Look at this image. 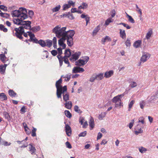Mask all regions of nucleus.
Segmentation results:
<instances>
[{"label": "nucleus", "instance_id": "obj_36", "mask_svg": "<svg viewBox=\"0 0 158 158\" xmlns=\"http://www.w3.org/2000/svg\"><path fill=\"white\" fill-rule=\"evenodd\" d=\"M46 42L47 43L46 46L48 48H50L52 46V41L48 39L46 40Z\"/></svg>", "mask_w": 158, "mask_h": 158}, {"label": "nucleus", "instance_id": "obj_2", "mask_svg": "<svg viewBox=\"0 0 158 158\" xmlns=\"http://www.w3.org/2000/svg\"><path fill=\"white\" fill-rule=\"evenodd\" d=\"M75 34L73 30H69L65 31L64 36V38L67 40V44L69 46L72 47L73 45V37Z\"/></svg>", "mask_w": 158, "mask_h": 158}, {"label": "nucleus", "instance_id": "obj_9", "mask_svg": "<svg viewBox=\"0 0 158 158\" xmlns=\"http://www.w3.org/2000/svg\"><path fill=\"white\" fill-rule=\"evenodd\" d=\"M63 94V100L67 102L68 100H69V93L67 92V90L66 91H64V92H62V91L61 94V97L60 98H60L62 99L61 95Z\"/></svg>", "mask_w": 158, "mask_h": 158}, {"label": "nucleus", "instance_id": "obj_15", "mask_svg": "<svg viewBox=\"0 0 158 158\" xmlns=\"http://www.w3.org/2000/svg\"><path fill=\"white\" fill-rule=\"evenodd\" d=\"M139 125H137L135 127V134L137 135H138L139 133H141L143 132V131L142 130L141 128L139 127Z\"/></svg>", "mask_w": 158, "mask_h": 158}, {"label": "nucleus", "instance_id": "obj_55", "mask_svg": "<svg viewBox=\"0 0 158 158\" xmlns=\"http://www.w3.org/2000/svg\"><path fill=\"white\" fill-rule=\"evenodd\" d=\"M129 86L131 88H134L137 86V84L134 81H132L131 82Z\"/></svg>", "mask_w": 158, "mask_h": 158}, {"label": "nucleus", "instance_id": "obj_32", "mask_svg": "<svg viewBox=\"0 0 158 158\" xmlns=\"http://www.w3.org/2000/svg\"><path fill=\"white\" fill-rule=\"evenodd\" d=\"M39 44L42 47H44L46 46V43L45 41L42 40H40Z\"/></svg>", "mask_w": 158, "mask_h": 158}, {"label": "nucleus", "instance_id": "obj_27", "mask_svg": "<svg viewBox=\"0 0 158 158\" xmlns=\"http://www.w3.org/2000/svg\"><path fill=\"white\" fill-rule=\"evenodd\" d=\"M96 80H101L103 78V74L101 73L98 74L96 75Z\"/></svg>", "mask_w": 158, "mask_h": 158}, {"label": "nucleus", "instance_id": "obj_33", "mask_svg": "<svg viewBox=\"0 0 158 158\" xmlns=\"http://www.w3.org/2000/svg\"><path fill=\"white\" fill-rule=\"evenodd\" d=\"M123 106V103L122 101L118 102L115 103V107H116L121 108Z\"/></svg>", "mask_w": 158, "mask_h": 158}, {"label": "nucleus", "instance_id": "obj_12", "mask_svg": "<svg viewBox=\"0 0 158 158\" xmlns=\"http://www.w3.org/2000/svg\"><path fill=\"white\" fill-rule=\"evenodd\" d=\"M150 57V55L149 54H144L143 55L140 59V61L143 62L146 61Z\"/></svg>", "mask_w": 158, "mask_h": 158}, {"label": "nucleus", "instance_id": "obj_6", "mask_svg": "<svg viewBox=\"0 0 158 158\" xmlns=\"http://www.w3.org/2000/svg\"><path fill=\"white\" fill-rule=\"evenodd\" d=\"M20 31L19 30L18 28H15L14 30L13 31V35L14 36H16L17 38L20 40H22L23 38L22 36L23 35L26 37H28V35L27 34V33L25 32L24 30V32L23 33H20Z\"/></svg>", "mask_w": 158, "mask_h": 158}, {"label": "nucleus", "instance_id": "obj_19", "mask_svg": "<svg viewBox=\"0 0 158 158\" xmlns=\"http://www.w3.org/2000/svg\"><path fill=\"white\" fill-rule=\"evenodd\" d=\"M114 73L113 70H110L109 71L106 72L105 73L104 77L107 78L111 77Z\"/></svg>", "mask_w": 158, "mask_h": 158}, {"label": "nucleus", "instance_id": "obj_63", "mask_svg": "<svg viewBox=\"0 0 158 158\" xmlns=\"http://www.w3.org/2000/svg\"><path fill=\"white\" fill-rule=\"evenodd\" d=\"M51 53L53 56H55L57 54L58 52L56 50H53L51 51Z\"/></svg>", "mask_w": 158, "mask_h": 158}, {"label": "nucleus", "instance_id": "obj_48", "mask_svg": "<svg viewBox=\"0 0 158 158\" xmlns=\"http://www.w3.org/2000/svg\"><path fill=\"white\" fill-rule=\"evenodd\" d=\"M145 105V102L144 101H141L139 102L140 106L142 109H143V108Z\"/></svg>", "mask_w": 158, "mask_h": 158}, {"label": "nucleus", "instance_id": "obj_47", "mask_svg": "<svg viewBox=\"0 0 158 158\" xmlns=\"http://www.w3.org/2000/svg\"><path fill=\"white\" fill-rule=\"evenodd\" d=\"M82 58L83 59L81 60H83L85 64H86L89 60V57L88 56H85L83 57Z\"/></svg>", "mask_w": 158, "mask_h": 158}, {"label": "nucleus", "instance_id": "obj_13", "mask_svg": "<svg viewBox=\"0 0 158 158\" xmlns=\"http://www.w3.org/2000/svg\"><path fill=\"white\" fill-rule=\"evenodd\" d=\"M89 124L90 127L89 129L90 130H91L94 128V119L92 117H91L89 119Z\"/></svg>", "mask_w": 158, "mask_h": 158}, {"label": "nucleus", "instance_id": "obj_11", "mask_svg": "<svg viewBox=\"0 0 158 158\" xmlns=\"http://www.w3.org/2000/svg\"><path fill=\"white\" fill-rule=\"evenodd\" d=\"M24 19H21V17H20L19 18L13 19V21L14 24L18 25H20L21 26L23 20Z\"/></svg>", "mask_w": 158, "mask_h": 158}, {"label": "nucleus", "instance_id": "obj_25", "mask_svg": "<svg viewBox=\"0 0 158 158\" xmlns=\"http://www.w3.org/2000/svg\"><path fill=\"white\" fill-rule=\"evenodd\" d=\"M7 99V97L6 95L3 93H0V100L2 101L6 100Z\"/></svg>", "mask_w": 158, "mask_h": 158}, {"label": "nucleus", "instance_id": "obj_34", "mask_svg": "<svg viewBox=\"0 0 158 158\" xmlns=\"http://www.w3.org/2000/svg\"><path fill=\"white\" fill-rule=\"evenodd\" d=\"M64 114L66 116L69 118H70L72 116V114L68 110H65L64 111Z\"/></svg>", "mask_w": 158, "mask_h": 158}, {"label": "nucleus", "instance_id": "obj_23", "mask_svg": "<svg viewBox=\"0 0 158 158\" xmlns=\"http://www.w3.org/2000/svg\"><path fill=\"white\" fill-rule=\"evenodd\" d=\"M65 107L68 109H70L72 107V103L71 101H67L64 103Z\"/></svg>", "mask_w": 158, "mask_h": 158}, {"label": "nucleus", "instance_id": "obj_59", "mask_svg": "<svg viewBox=\"0 0 158 158\" xmlns=\"http://www.w3.org/2000/svg\"><path fill=\"white\" fill-rule=\"evenodd\" d=\"M68 18H69L70 19H74V17L73 16V15L70 12H68Z\"/></svg>", "mask_w": 158, "mask_h": 158}, {"label": "nucleus", "instance_id": "obj_22", "mask_svg": "<svg viewBox=\"0 0 158 158\" xmlns=\"http://www.w3.org/2000/svg\"><path fill=\"white\" fill-rule=\"evenodd\" d=\"M107 40L108 41L110 42L111 41V39L108 36H106L105 38H102L101 41L102 42V44H105V43L106 41V40Z\"/></svg>", "mask_w": 158, "mask_h": 158}, {"label": "nucleus", "instance_id": "obj_58", "mask_svg": "<svg viewBox=\"0 0 158 158\" xmlns=\"http://www.w3.org/2000/svg\"><path fill=\"white\" fill-rule=\"evenodd\" d=\"M138 122L141 123L142 124H144L145 122L144 120V118L143 117H141L139 118Z\"/></svg>", "mask_w": 158, "mask_h": 158}, {"label": "nucleus", "instance_id": "obj_50", "mask_svg": "<svg viewBox=\"0 0 158 158\" xmlns=\"http://www.w3.org/2000/svg\"><path fill=\"white\" fill-rule=\"evenodd\" d=\"M106 113H102L98 116V118L99 119H102V118L104 117L106 115Z\"/></svg>", "mask_w": 158, "mask_h": 158}, {"label": "nucleus", "instance_id": "obj_18", "mask_svg": "<svg viewBox=\"0 0 158 158\" xmlns=\"http://www.w3.org/2000/svg\"><path fill=\"white\" fill-rule=\"evenodd\" d=\"M3 114L5 118L8 121H10L11 120V117L9 113L6 111H4L3 113Z\"/></svg>", "mask_w": 158, "mask_h": 158}, {"label": "nucleus", "instance_id": "obj_45", "mask_svg": "<svg viewBox=\"0 0 158 158\" xmlns=\"http://www.w3.org/2000/svg\"><path fill=\"white\" fill-rule=\"evenodd\" d=\"M33 129L31 131V135L33 137H35L36 136V129L34 127H33Z\"/></svg>", "mask_w": 158, "mask_h": 158}, {"label": "nucleus", "instance_id": "obj_16", "mask_svg": "<svg viewBox=\"0 0 158 158\" xmlns=\"http://www.w3.org/2000/svg\"><path fill=\"white\" fill-rule=\"evenodd\" d=\"M120 95H117L114 97L112 100L113 102L116 103L121 101V99L120 98Z\"/></svg>", "mask_w": 158, "mask_h": 158}, {"label": "nucleus", "instance_id": "obj_4", "mask_svg": "<svg viewBox=\"0 0 158 158\" xmlns=\"http://www.w3.org/2000/svg\"><path fill=\"white\" fill-rule=\"evenodd\" d=\"M60 27H59L58 25L56 26L52 30V32L55 33L56 34V36L58 38L64 37L65 30L66 29V27H63L60 29Z\"/></svg>", "mask_w": 158, "mask_h": 158}, {"label": "nucleus", "instance_id": "obj_56", "mask_svg": "<svg viewBox=\"0 0 158 158\" xmlns=\"http://www.w3.org/2000/svg\"><path fill=\"white\" fill-rule=\"evenodd\" d=\"M139 149L141 153H143L144 152H146L147 150L146 148L142 147L139 148Z\"/></svg>", "mask_w": 158, "mask_h": 158}, {"label": "nucleus", "instance_id": "obj_51", "mask_svg": "<svg viewBox=\"0 0 158 158\" xmlns=\"http://www.w3.org/2000/svg\"><path fill=\"white\" fill-rule=\"evenodd\" d=\"M28 33V35L30 37V39L29 40H31V39L35 37V35L34 34H32L31 32L30 31H28L27 32Z\"/></svg>", "mask_w": 158, "mask_h": 158}, {"label": "nucleus", "instance_id": "obj_42", "mask_svg": "<svg viewBox=\"0 0 158 158\" xmlns=\"http://www.w3.org/2000/svg\"><path fill=\"white\" fill-rule=\"evenodd\" d=\"M64 38V37H61L58 40V44L59 45H61L64 43V41L66 40Z\"/></svg>", "mask_w": 158, "mask_h": 158}, {"label": "nucleus", "instance_id": "obj_28", "mask_svg": "<svg viewBox=\"0 0 158 158\" xmlns=\"http://www.w3.org/2000/svg\"><path fill=\"white\" fill-rule=\"evenodd\" d=\"M8 94L11 97H15L16 95V93L13 90L11 89H10L8 91Z\"/></svg>", "mask_w": 158, "mask_h": 158}, {"label": "nucleus", "instance_id": "obj_64", "mask_svg": "<svg viewBox=\"0 0 158 158\" xmlns=\"http://www.w3.org/2000/svg\"><path fill=\"white\" fill-rule=\"evenodd\" d=\"M84 118L83 117H80L79 119V121L80 123H81V125H83V123L84 121Z\"/></svg>", "mask_w": 158, "mask_h": 158}, {"label": "nucleus", "instance_id": "obj_7", "mask_svg": "<svg viewBox=\"0 0 158 158\" xmlns=\"http://www.w3.org/2000/svg\"><path fill=\"white\" fill-rule=\"evenodd\" d=\"M81 54V52H76L71 55V57L69 59L72 62L76 61L79 58Z\"/></svg>", "mask_w": 158, "mask_h": 158}, {"label": "nucleus", "instance_id": "obj_57", "mask_svg": "<svg viewBox=\"0 0 158 158\" xmlns=\"http://www.w3.org/2000/svg\"><path fill=\"white\" fill-rule=\"evenodd\" d=\"M63 10H65L67 9H68L70 7V6L67 4H64L63 5Z\"/></svg>", "mask_w": 158, "mask_h": 158}, {"label": "nucleus", "instance_id": "obj_5", "mask_svg": "<svg viewBox=\"0 0 158 158\" xmlns=\"http://www.w3.org/2000/svg\"><path fill=\"white\" fill-rule=\"evenodd\" d=\"M31 22L30 21H23V20L21 26L17 28L20 30V33L24 32V29H29L31 28Z\"/></svg>", "mask_w": 158, "mask_h": 158}, {"label": "nucleus", "instance_id": "obj_46", "mask_svg": "<svg viewBox=\"0 0 158 158\" xmlns=\"http://www.w3.org/2000/svg\"><path fill=\"white\" fill-rule=\"evenodd\" d=\"M134 103L135 101H134V100H132L129 102L128 105V111L130 110V109L132 107L133 105L134 104Z\"/></svg>", "mask_w": 158, "mask_h": 158}, {"label": "nucleus", "instance_id": "obj_49", "mask_svg": "<svg viewBox=\"0 0 158 158\" xmlns=\"http://www.w3.org/2000/svg\"><path fill=\"white\" fill-rule=\"evenodd\" d=\"M119 24L122 25L124 27H126L127 29H130L131 28V27L128 24L123 23H121Z\"/></svg>", "mask_w": 158, "mask_h": 158}, {"label": "nucleus", "instance_id": "obj_44", "mask_svg": "<svg viewBox=\"0 0 158 158\" xmlns=\"http://www.w3.org/2000/svg\"><path fill=\"white\" fill-rule=\"evenodd\" d=\"M60 5H58V6H56L54 8L52 9V11L53 12H54L58 11L60 9Z\"/></svg>", "mask_w": 158, "mask_h": 158}, {"label": "nucleus", "instance_id": "obj_53", "mask_svg": "<svg viewBox=\"0 0 158 158\" xmlns=\"http://www.w3.org/2000/svg\"><path fill=\"white\" fill-rule=\"evenodd\" d=\"M87 134L86 131H85L83 132L80 133L79 135L78 136L79 137H85Z\"/></svg>", "mask_w": 158, "mask_h": 158}, {"label": "nucleus", "instance_id": "obj_20", "mask_svg": "<svg viewBox=\"0 0 158 158\" xmlns=\"http://www.w3.org/2000/svg\"><path fill=\"white\" fill-rule=\"evenodd\" d=\"M120 37L124 40L126 39V34L125 32V31L122 30V29H120Z\"/></svg>", "mask_w": 158, "mask_h": 158}, {"label": "nucleus", "instance_id": "obj_21", "mask_svg": "<svg viewBox=\"0 0 158 158\" xmlns=\"http://www.w3.org/2000/svg\"><path fill=\"white\" fill-rule=\"evenodd\" d=\"M141 41L139 40L135 41L134 43L133 46L136 48L139 47L141 44Z\"/></svg>", "mask_w": 158, "mask_h": 158}, {"label": "nucleus", "instance_id": "obj_26", "mask_svg": "<svg viewBox=\"0 0 158 158\" xmlns=\"http://www.w3.org/2000/svg\"><path fill=\"white\" fill-rule=\"evenodd\" d=\"M152 33V29H150L149 30L148 32L146 34V38L148 40L150 39Z\"/></svg>", "mask_w": 158, "mask_h": 158}, {"label": "nucleus", "instance_id": "obj_8", "mask_svg": "<svg viewBox=\"0 0 158 158\" xmlns=\"http://www.w3.org/2000/svg\"><path fill=\"white\" fill-rule=\"evenodd\" d=\"M85 70L79 66L74 67L72 70V73H81L84 72Z\"/></svg>", "mask_w": 158, "mask_h": 158}, {"label": "nucleus", "instance_id": "obj_38", "mask_svg": "<svg viewBox=\"0 0 158 158\" xmlns=\"http://www.w3.org/2000/svg\"><path fill=\"white\" fill-rule=\"evenodd\" d=\"M113 20H112L111 18H109L107 19L105 21V25L107 26L109 24V23H110L113 22Z\"/></svg>", "mask_w": 158, "mask_h": 158}, {"label": "nucleus", "instance_id": "obj_30", "mask_svg": "<svg viewBox=\"0 0 158 158\" xmlns=\"http://www.w3.org/2000/svg\"><path fill=\"white\" fill-rule=\"evenodd\" d=\"M0 30L3 31L4 32H6L8 31V29L5 27V26L2 24H0Z\"/></svg>", "mask_w": 158, "mask_h": 158}, {"label": "nucleus", "instance_id": "obj_39", "mask_svg": "<svg viewBox=\"0 0 158 158\" xmlns=\"http://www.w3.org/2000/svg\"><path fill=\"white\" fill-rule=\"evenodd\" d=\"M28 40L29 41H32L34 43L38 44H39L40 42V40H38L36 38H33L32 39H31V40Z\"/></svg>", "mask_w": 158, "mask_h": 158}, {"label": "nucleus", "instance_id": "obj_35", "mask_svg": "<svg viewBox=\"0 0 158 158\" xmlns=\"http://www.w3.org/2000/svg\"><path fill=\"white\" fill-rule=\"evenodd\" d=\"M0 16L6 18H8L10 16V15L6 13H3L2 12L0 13Z\"/></svg>", "mask_w": 158, "mask_h": 158}, {"label": "nucleus", "instance_id": "obj_17", "mask_svg": "<svg viewBox=\"0 0 158 158\" xmlns=\"http://www.w3.org/2000/svg\"><path fill=\"white\" fill-rule=\"evenodd\" d=\"M65 56L63 57V58L66 57H69L71 55V50L69 49H66L64 52Z\"/></svg>", "mask_w": 158, "mask_h": 158}, {"label": "nucleus", "instance_id": "obj_40", "mask_svg": "<svg viewBox=\"0 0 158 158\" xmlns=\"http://www.w3.org/2000/svg\"><path fill=\"white\" fill-rule=\"evenodd\" d=\"M6 58V56L4 54H0V60L2 61L3 62V63H5V59Z\"/></svg>", "mask_w": 158, "mask_h": 158}, {"label": "nucleus", "instance_id": "obj_29", "mask_svg": "<svg viewBox=\"0 0 158 158\" xmlns=\"http://www.w3.org/2000/svg\"><path fill=\"white\" fill-rule=\"evenodd\" d=\"M88 7V5L85 2H83L82 5L79 6L78 8L79 9H85L86 8Z\"/></svg>", "mask_w": 158, "mask_h": 158}, {"label": "nucleus", "instance_id": "obj_61", "mask_svg": "<svg viewBox=\"0 0 158 158\" xmlns=\"http://www.w3.org/2000/svg\"><path fill=\"white\" fill-rule=\"evenodd\" d=\"M128 20L130 22L132 23H134L135 22L134 19L131 16H128Z\"/></svg>", "mask_w": 158, "mask_h": 158}, {"label": "nucleus", "instance_id": "obj_52", "mask_svg": "<svg viewBox=\"0 0 158 158\" xmlns=\"http://www.w3.org/2000/svg\"><path fill=\"white\" fill-rule=\"evenodd\" d=\"M29 17L31 19L32 18L33 16L34 15V12L32 10H29L27 13Z\"/></svg>", "mask_w": 158, "mask_h": 158}, {"label": "nucleus", "instance_id": "obj_54", "mask_svg": "<svg viewBox=\"0 0 158 158\" xmlns=\"http://www.w3.org/2000/svg\"><path fill=\"white\" fill-rule=\"evenodd\" d=\"M29 145H30L31 146V147L30 148V151L32 152L31 153L32 154L33 153L35 152L36 149L35 148V147H33L31 145V144H29Z\"/></svg>", "mask_w": 158, "mask_h": 158}, {"label": "nucleus", "instance_id": "obj_3", "mask_svg": "<svg viewBox=\"0 0 158 158\" xmlns=\"http://www.w3.org/2000/svg\"><path fill=\"white\" fill-rule=\"evenodd\" d=\"M62 83V80L61 78H60L58 80L56 81V95L57 98L61 97V94L62 91L64 92L66 91L67 89V87L66 85L63 87L61 84Z\"/></svg>", "mask_w": 158, "mask_h": 158}, {"label": "nucleus", "instance_id": "obj_60", "mask_svg": "<svg viewBox=\"0 0 158 158\" xmlns=\"http://www.w3.org/2000/svg\"><path fill=\"white\" fill-rule=\"evenodd\" d=\"M68 57H66L65 58H63L64 59V61L65 63L68 64V66L69 67L70 66L69 62L68 59Z\"/></svg>", "mask_w": 158, "mask_h": 158}, {"label": "nucleus", "instance_id": "obj_41", "mask_svg": "<svg viewBox=\"0 0 158 158\" xmlns=\"http://www.w3.org/2000/svg\"><path fill=\"white\" fill-rule=\"evenodd\" d=\"M6 69L5 66H3V65H0V72L1 74H4L5 72Z\"/></svg>", "mask_w": 158, "mask_h": 158}, {"label": "nucleus", "instance_id": "obj_24", "mask_svg": "<svg viewBox=\"0 0 158 158\" xmlns=\"http://www.w3.org/2000/svg\"><path fill=\"white\" fill-rule=\"evenodd\" d=\"M40 27L39 26H38L32 27H31V28L30 29V30L32 31L33 32H35L39 31L40 30Z\"/></svg>", "mask_w": 158, "mask_h": 158}, {"label": "nucleus", "instance_id": "obj_31", "mask_svg": "<svg viewBox=\"0 0 158 158\" xmlns=\"http://www.w3.org/2000/svg\"><path fill=\"white\" fill-rule=\"evenodd\" d=\"M74 111L79 114H81L82 111L79 108V107L76 105L74 107Z\"/></svg>", "mask_w": 158, "mask_h": 158}, {"label": "nucleus", "instance_id": "obj_1", "mask_svg": "<svg viewBox=\"0 0 158 158\" xmlns=\"http://www.w3.org/2000/svg\"><path fill=\"white\" fill-rule=\"evenodd\" d=\"M27 10L23 7H20L18 10H15L12 11L13 17L20 18L23 19H26L28 18L27 15Z\"/></svg>", "mask_w": 158, "mask_h": 158}, {"label": "nucleus", "instance_id": "obj_62", "mask_svg": "<svg viewBox=\"0 0 158 158\" xmlns=\"http://www.w3.org/2000/svg\"><path fill=\"white\" fill-rule=\"evenodd\" d=\"M65 145L67 148L71 149L72 148V146L69 143V142L68 141H67L65 143Z\"/></svg>", "mask_w": 158, "mask_h": 158}, {"label": "nucleus", "instance_id": "obj_43", "mask_svg": "<svg viewBox=\"0 0 158 158\" xmlns=\"http://www.w3.org/2000/svg\"><path fill=\"white\" fill-rule=\"evenodd\" d=\"M125 43L127 47H130L131 45L130 39L129 38H127L126 41Z\"/></svg>", "mask_w": 158, "mask_h": 158}, {"label": "nucleus", "instance_id": "obj_37", "mask_svg": "<svg viewBox=\"0 0 158 158\" xmlns=\"http://www.w3.org/2000/svg\"><path fill=\"white\" fill-rule=\"evenodd\" d=\"M100 29L99 25L93 31V34L94 35H96Z\"/></svg>", "mask_w": 158, "mask_h": 158}, {"label": "nucleus", "instance_id": "obj_14", "mask_svg": "<svg viewBox=\"0 0 158 158\" xmlns=\"http://www.w3.org/2000/svg\"><path fill=\"white\" fill-rule=\"evenodd\" d=\"M85 64L83 60H81V59L78 60L75 62V65L79 67L83 66Z\"/></svg>", "mask_w": 158, "mask_h": 158}, {"label": "nucleus", "instance_id": "obj_10", "mask_svg": "<svg viewBox=\"0 0 158 158\" xmlns=\"http://www.w3.org/2000/svg\"><path fill=\"white\" fill-rule=\"evenodd\" d=\"M65 132L67 135L68 136H70L72 132L71 129L70 127L68 124H65Z\"/></svg>", "mask_w": 158, "mask_h": 158}]
</instances>
